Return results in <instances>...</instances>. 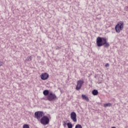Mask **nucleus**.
<instances>
[{
	"mask_svg": "<svg viewBox=\"0 0 128 128\" xmlns=\"http://www.w3.org/2000/svg\"><path fill=\"white\" fill-rule=\"evenodd\" d=\"M40 76L41 80H48V78L49 75L48 73H43Z\"/></svg>",
	"mask_w": 128,
	"mask_h": 128,
	"instance_id": "6e6552de",
	"label": "nucleus"
},
{
	"mask_svg": "<svg viewBox=\"0 0 128 128\" xmlns=\"http://www.w3.org/2000/svg\"><path fill=\"white\" fill-rule=\"evenodd\" d=\"M112 128H116L114 126H113V127H112Z\"/></svg>",
	"mask_w": 128,
	"mask_h": 128,
	"instance_id": "4be33fe9",
	"label": "nucleus"
},
{
	"mask_svg": "<svg viewBox=\"0 0 128 128\" xmlns=\"http://www.w3.org/2000/svg\"><path fill=\"white\" fill-rule=\"evenodd\" d=\"M92 94H93V96H98V91L96 90H94L92 91Z\"/></svg>",
	"mask_w": 128,
	"mask_h": 128,
	"instance_id": "9b49d317",
	"label": "nucleus"
},
{
	"mask_svg": "<svg viewBox=\"0 0 128 128\" xmlns=\"http://www.w3.org/2000/svg\"><path fill=\"white\" fill-rule=\"evenodd\" d=\"M57 98L56 95V94L50 92L49 95L48 96V100L49 102H52L56 100Z\"/></svg>",
	"mask_w": 128,
	"mask_h": 128,
	"instance_id": "20e7f679",
	"label": "nucleus"
},
{
	"mask_svg": "<svg viewBox=\"0 0 128 128\" xmlns=\"http://www.w3.org/2000/svg\"><path fill=\"white\" fill-rule=\"evenodd\" d=\"M40 122L42 124L46 126V124H50V118L48 116H44L40 118Z\"/></svg>",
	"mask_w": 128,
	"mask_h": 128,
	"instance_id": "7ed1b4c3",
	"label": "nucleus"
},
{
	"mask_svg": "<svg viewBox=\"0 0 128 128\" xmlns=\"http://www.w3.org/2000/svg\"><path fill=\"white\" fill-rule=\"evenodd\" d=\"M82 100H85L86 102H90V99L88 98V97L86 96L84 94H82Z\"/></svg>",
	"mask_w": 128,
	"mask_h": 128,
	"instance_id": "9d476101",
	"label": "nucleus"
},
{
	"mask_svg": "<svg viewBox=\"0 0 128 128\" xmlns=\"http://www.w3.org/2000/svg\"><path fill=\"white\" fill-rule=\"evenodd\" d=\"M122 28H124V22H120L118 23L115 26V30L116 32L118 34L120 32V30H122Z\"/></svg>",
	"mask_w": 128,
	"mask_h": 128,
	"instance_id": "f03ea898",
	"label": "nucleus"
},
{
	"mask_svg": "<svg viewBox=\"0 0 128 128\" xmlns=\"http://www.w3.org/2000/svg\"><path fill=\"white\" fill-rule=\"evenodd\" d=\"M96 46L98 48H100V46H104V48H109L110 47V43L108 42L106 40V38L100 36H98L96 38Z\"/></svg>",
	"mask_w": 128,
	"mask_h": 128,
	"instance_id": "f257e3e1",
	"label": "nucleus"
},
{
	"mask_svg": "<svg viewBox=\"0 0 128 128\" xmlns=\"http://www.w3.org/2000/svg\"><path fill=\"white\" fill-rule=\"evenodd\" d=\"M75 128H82V125L78 124L76 126Z\"/></svg>",
	"mask_w": 128,
	"mask_h": 128,
	"instance_id": "2eb2a0df",
	"label": "nucleus"
},
{
	"mask_svg": "<svg viewBox=\"0 0 128 128\" xmlns=\"http://www.w3.org/2000/svg\"><path fill=\"white\" fill-rule=\"evenodd\" d=\"M23 128H30V126L28 124H25L23 126Z\"/></svg>",
	"mask_w": 128,
	"mask_h": 128,
	"instance_id": "dca6fc26",
	"label": "nucleus"
},
{
	"mask_svg": "<svg viewBox=\"0 0 128 128\" xmlns=\"http://www.w3.org/2000/svg\"><path fill=\"white\" fill-rule=\"evenodd\" d=\"M50 90H44L43 92V94L45 96H48L50 95Z\"/></svg>",
	"mask_w": 128,
	"mask_h": 128,
	"instance_id": "1a4fd4ad",
	"label": "nucleus"
},
{
	"mask_svg": "<svg viewBox=\"0 0 128 128\" xmlns=\"http://www.w3.org/2000/svg\"><path fill=\"white\" fill-rule=\"evenodd\" d=\"M42 100H48V96L46 97V98H43Z\"/></svg>",
	"mask_w": 128,
	"mask_h": 128,
	"instance_id": "aec40b11",
	"label": "nucleus"
},
{
	"mask_svg": "<svg viewBox=\"0 0 128 128\" xmlns=\"http://www.w3.org/2000/svg\"><path fill=\"white\" fill-rule=\"evenodd\" d=\"M105 66L106 68H108L110 66V64H108V63H107L105 64Z\"/></svg>",
	"mask_w": 128,
	"mask_h": 128,
	"instance_id": "a211bd4d",
	"label": "nucleus"
},
{
	"mask_svg": "<svg viewBox=\"0 0 128 128\" xmlns=\"http://www.w3.org/2000/svg\"><path fill=\"white\" fill-rule=\"evenodd\" d=\"M63 126L64 128H66V126H67L66 122V121H63Z\"/></svg>",
	"mask_w": 128,
	"mask_h": 128,
	"instance_id": "f3484780",
	"label": "nucleus"
},
{
	"mask_svg": "<svg viewBox=\"0 0 128 128\" xmlns=\"http://www.w3.org/2000/svg\"><path fill=\"white\" fill-rule=\"evenodd\" d=\"M62 48V47H59L58 46H57L56 48V50H60Z\"/></svg>",
	"mask_w": 128,
	"mask_h": 128,
	"instance_id": "6ab92c4d",
	"label": "nucleus"
},
{
	"mask_svg": "<svg viewBox=\"0 0 128 128\" xmlns=\"http://www.w3.org/2000/svg\"><path fill=\"white\" fill-rule=\"evenodd\" d=\"M44 116V113L42 111H38L34 112V118H37L38 120H40V118L42 116Z\"/></svg>",
	"mask_w": 128,
	"mask_h": 128,
	"instance_id": "39448f33",
	"label": "nucleus"
},
{
	"mask_svg": "<svg viewBox=\"0 0 128 128\" xmlns=\"http://www.w3.org/2000/svg\"><path fill=\"white\" fill-rule=\"evenodd\" d=\"M67 126L68 128H72V124L70 122L67 123Z\"/></svg>",
	"mask_w": 128,
	"mask_h": 128,
	"instance_id": "ddd939ff",
	"label": "nucleus"
},
{
	"mask_svg": "<svg viewBox=\"0 0 128 128\" xmlns=\"http://www.w3.org/2000/svg\"><path fill=\"white\" fill-rule=\"evenodd\" d=\"M70 118L74 122H76V112H72L70 114Z\"/></svg>",
	"mask_w": 128,
	"mask_h": 128,
	"instance_id": "0eeeda50",
	"label": "nucleus"
},
{
	"mask_svg": "<svg viewBox=\"0 0 128 128\" xmlns=\"http://www.w3.org/2000/svg\"><path fill=\"white\" fill-rule=\"evenodd\" d=\"M2 66V62H0V66Z\"/></svg>",
	"mask_w": 128,
	"mask_h": 128,
	"instance_id": "412c9836",
	"label": "nucleus"
},
{
	"mask_svg": "<svg viewBox=\"0 0 128 128\" xmlns=\"http://www.w3.org/2000/svg\"><path fill=\"white\" fill-rule=\"evenodd\" d=\"M84 84V80H79L77 82V85L76 86V90H80V88H82V86Z\"/></svg>",
	"mask_w": 128,
	"mask_h": 128,
	"instance_id": "423d86ee",
	"label": "nucleus"
},
{
	"mask_svg": "<svg viewBox=\"0 0 128 128\" xmlns=\"http://www.w3.org/2000/svg\"><path fill=\"white\" fill-rule=\"evenodd\" d=\"M104 108H107V106H112V104L111 103L104 104Z\"/></svg>",
	"mask_w": 128,
	"mask_h": 128,
	"instance_id": "f8f14e48",
	"label": "nucleus"
},
{
	"mask_svg": "<svg viewBox=\"0 0 128 128\" xmlns=\"http://www.w3.org/2000/svg\"><path fill=\"white\" fill-rule=\"evenodd\" d=\"M32 60V56H29L28 57L26 60H28V62H30Z\"/></svg>",
	"mask_w": 128,
	"mask_h": 128,
	"instance_id": "4468645a",
	"label": "nucleus"
}]
</instances>
